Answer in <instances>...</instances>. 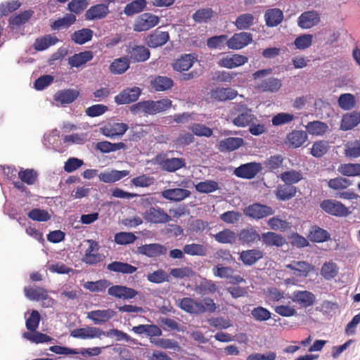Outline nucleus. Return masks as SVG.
Wrapping results in <instances>:
<instances>
[{"mask_svg": "<svg viewBox=\"0 0 360 360\" xmlns=\"http://www.w3.org/2000/svg\"><path fill=\"white\" fill-rule=\"evenodd\" d=\"M338 172L343 176H356L360 175L359 163L342 164L338 167Z\"/></svg>", "mask_w": 360, "mask_h": 360, "instance_id": "obj_43", "label": "nucleus"}, {"mask_svg": "<svg viewBox=\"0 0 360 360\" xmlns=\"http://www.w3.org/2000/svg\"><path fill=\"white\" fill-rule=\"evenodd\" d=\"M89 248L85 250V253L82 259V261L89 265H94L99 263L101 261V256L98 252L99 246L96 241L89 240Z\"/></svg>", "mask_w": 360, "mask_h": 360, "instance_id": "obj_13", "label": "nucleus"}, {"mask_svg": "<svg viewBox=\"0 0 360 360\" xmlns=\"http://www.w3.org/2000/svg\"><path fill=\"white\" fill-rule=\"evenodd\" d=\"M189 129L194 135L198 136L210 137L213 134L210 127L202 124L194 123L189 127Z\"/></svg>", "mask_w": 360, "mask_h": 360, "instance_id": "obj_64", "label": "nucleus"}, {"mask_svg": "<svg viewBox=\"0 0 360 360\" xmlns=\"http://www.w3.org/2000/svg\"><path fill=\"white\" fill-rule=\"evenodd\" d=\"M307 139V134L304 131L294 130L289 133L285 139V143L290 148L300 147Z\"/></svg>", "mask_w": 360, "mask_h": 360, "instance_id": "obj_24", "label": "nucleus"}, {"mask_svg": "<svg viewBox=\"0 0 360 360\" xmlns=\"http://www.w3.org/2000/svg\"><path fill=\"white\" fill-rule=\"evenodd\" d=\"M193 60L194 57L191 54H186L174 62L173 68L179 72L186 71L192 67Z\"/></svg>", "mask_w": 360, "mask_h": 360, "instance_id": "obj_42", "label": "nucleus"}, {"mask_svg": "<svg viewBox=\"0 0 360 360\" xmlns=\"http://www.w3.org/2000/svg\"><path fill=\"white\" fill-rule=\"evenodd\" d=\"M235 111L238 112V115L233 120L235 126L245 127L254 122H258L257 117L252 113V110L245 105H237L235 108Z\"/></svg>", "mask_w": 360, "mask_h": 360, "instance_id": "obj_3", "label": "nucleus"}, {"mask_svg": "<svg viewBox=\"0 0 360 360\" xmlns=\"http://www.w3.org/2000/svg\"><path fill=\"white\" fill-rule=\"evenodd\" d=\"M128 56L134 62H143L150 57V52L143 46H135L128 51Z\"/></svg>", "mask_w": 360, "mask_h": 360, "instance_id": "obj_28", "label": "nucleus"}, {"mask_svg": "<svg viewBox=\"0 0 360 360\" xmlns=\"http://www.w3.org/2000/svg\"><path fill=\"white\" fill-rule=\"evenodd\" d=\"M105 335V332L102 329L90 326L76 328L70 332L71 337L81 339H94L96 338H101L102 335Z\"/></svg>", "mask_w": 360, "mask_h": 360, "instance_id": "obj_9", "label": "nucleus"}, {"mask_svg": "<svg viewBox=\"0 0 360 360\" xmlns=\"http://www.w3.org/2000/svg\"><path fill=\"white\" fill-rule=\"evenodd\" d=\"M195 190L200 193H210L219 188V184L213 180L200 181L195 185Z\"/></svg>", "mask_w": 360, "mask_h": 360, "instance_id": "obj_48", "label": "nucleus"}, {"mask_svg": "<svg viewBox=\"0 0 360 360\" xmlns=\"http://www.w3.org/2000/svg\"><path fill=\"white\" fill-rule=\"evenodd\" d=\"M306 129L311 135L321 136L328 131V126L325 122L316 120L309 122L307 124Z\"/></svg>", "mask_w": 360, "mask_h": 360, "instance_id": "obj_41", "label": "nucleus"}, {"mask_svg": "<svg viewBox=\"0 0 360 360\" xmlns=\"http://www.w3.org/2000/svg\"><path fill=\"white\" fill-rule=\"evenodd\" d=\"M107 269L110 271L123 274H131L137 270L136 266L122 262H112L107 265Z\"/></svg>", "mask_w": 360, "mask_h": 360, "instance_id": "obj_33", "label": "nucleus"}, {"mask_svg": "<svg viewBox=\"0 0 360 360\" xmlns=\"http://www.w3.org/2000/svg\"><path fill=\"white\" fill-rule=\"evenodd\" d=\"M167 248L158 243L146 244L137 248V253L148 257H156L165 255Z\"/></svg>", "mask_w": 360, "mask_h": 360, "instance_id": "obj_16", "label": "nucleus"}, {"mask_svg": "<svg viewBox=\"0 0 360 360\" xmlns=\"http://www.w3.org/2000/svg\"><path fill=\"white\" fill-rule=\"evenodd\" d=\"M79 96L77 89H67L58 91L54 96L56 101L61 104H69L74 102Z\"/></svg>", "mask_w": 360, "mask_h": 360, "instance_id": "obj_25", "label": "nucleus"}, {"mask_svg": "<svg viewBox=\"0 0 360 360\" xmlns=\"http://www.w3.org/2000/svg\"><path fill=\"white\" fill-rule=\"evenodd\" d=\"M244 214L254 219H261L274 214L272 207L261 203H253L246 207L243 210Z\"/></svg>", "mask_w": 360, "mask_h": 360, "instance_id": "obj_5", "label": "nucleus"}, {"mask_svg": "<svg viewBox=\"0 0 360 360\" xmlns=\"http://www.w3.org/2000/svg\"><path fill=\"white\" fill-rule=\"evenodd\" d=\"M40 321L41 316L39 311L37 310H32L30 316L25 322L27 329L31 332L36 331L39 327Z\"/></svg>", "mask_w": 360, "mask_h": 360, "instance_id": "obj_63", "label": "nucleus"}, {"mask_svg": "<svg viewBox=\"0 0 360 360\" xmlns=\"http://www.w3.org/2000/svg\"><path fill=\"white\" fill-rule=\"evenodd\" d=\"M281 179L286 184L293 185L302 179V174L300 171L290 170L281 174Z\"/></svg>", "mask_w": 360, "mask_h": 360, "instance_id": "obj_52", "label": "nucleus"}, {"mask_svg": "<svg viewBox=\"0 0 360 360\" xmlns=\"http://www.w3.org/2000/svg\"><path fill=\"white\" fill-rule=\"evenodd\" d=\"M143 218L151 224H165L171 221V217L158 206H151L143 213Z\"/></svg>", "mask_w": 360, "mask_h": 360, "instance_id": "obj_4", "label": "nucleus"}, {"mask_svg": "<svg viewBox=\"0 0 360 360\" xmlns=\"http://www.w3.org/2000/svg\"><path fill=\"white\" fill-rule=\"evenodd\" d=\"M330 238L329 232L318 226H312L307 234V238L313 243H323Z\"/></svg>", "mask_w": 360, "mask_h": 360, "instance_id": "obj_26", "label": "nucleus"}, {"mask_svg": "<svg viewBox=\"0 0 360 360\" xmlns=\"http://www.w3.org/2000/svg\"><path fill=\"white\" fill-rule=\"evenodd\" d=\"M94 57L91 51H85L79 53H75L68 59V63L72 67L78 68L86 63L90 61Z\"/></svg>", "mask_w": 360, "mask_h": 360, "instance_id": "obj_34", "label": "nucleus"}, {"mask_svg": "<svg viewBox=\"0 0 360 360\" xmlns=\"http://www.w3.org/2000/svg\"><path fill=\"white\" fill-rule=\"evenodd\" d=\"M252 35L247 32L235 34L231 39L227 40V46L231 49H240L248 45L252 41Z\"/></svg>", "mask_w": 360, "mask_h": 360, "instance_id": "obj_17", "label": "nucleus"}, {"mask_svg": "<svg viewBox=\"0 0 360 360\" xmlns=\"http://www.w3.org/2000/svg\"><path fill=\"white\" fill-rule=\"evenodd\" d=\"M176 306L181 310L191 314H202L205 312L213 313L217 309L214 300L210 297H205L202 300L184 297L178 300Z\"/></svg>", "mask_w": 360, "mask_h": 360, "instance_id": "obj_1", "label": "nucleus"}, {"mask_svg": "<svg viewBox=\"0 0 360 360\" xmlns=\"http://www.w3.org/2000/svg\"><path fill=\"white\" fill-rule=\"evenodd\" d=\"M129 171L128 170H111L110 172H101L99 175V179L105 183H114L121 179L128 176Z\"/></svg>", "mask_w": 360, "mask_h": 360, "instance_id": "obj_32", "label": "nucleus"}, {"mask_svg": "<svg viewBox=\"0 0 360 360\" xmlns=\"http://www.w3.org/2000/svg\"><path fill=\"white\" fill-rule=\"evenodd\" d=\"M320 207L326 213L335 217H346L349 213L345 205L335 200H324Z\"/></svg>", "mask_w": 360, "mask_h": 360, "instance_id": "obj_6", "label": "nucleus"}, {"mask_svg": "<svg viewBox=\"0 0 360 360\" xmlns=\"http://www.w3.org/2000/svg\"><path fill=\"white\" fill-rule=\"evenodd\" d=\"M214 15V11L212 8H206L198 9L193 15V19L195 22H206L210 20Z\"/></svg>", "mask_w": 360, "mask_h": 360, "instance_id": "obj_61", "label": "nucleus"}, {"mask_svg": "<svg viewBox=\"0 0 360 360\" xmlns=\"http://www.w3.org/2000/svg\"><path fill=\"white\" fill-rule=\"evenodd\" d=\"M292 301L304 308L312 306L315 301V295L308 290H296L292 293Z\"/></svg>", "mask_w": 360, "mask_h": 360, "instance_id": "obj_15", "label": "nucleus"}, {"mask_svg": "<svg viewBox=\"0 0 360 360\" xmlns=\"http://www.w3.org/2000/svg\"><path fill=\"white\" fill-rule=\"evenodd\" d=\"M190 195V191L181 188H169L162 191L163 198L173 202L182 201Z\"/></svg>", "mask_w": 360, "mask_h": 360, "instance_id": "obj_20", "label": "nucleus"}, {"mask_svg": "<svg viewBox=\"0 0 360 360\" xmlns=\"http://www.w3.org/2000/svg\"><path fill=\"white\" fill-rule=\"evenodd\" d=\"M34 13V11L32 9L20 11L11 15L8 19V22H27L32 18Z\"/></svg>", "mask_w": 360, "mask_h": 360, "instance_id": "obj_60", "label": "nucleus"}, {"mask_svg": "<svg viewBox=\"0 0 360 360\" xmlns=\"http://www.w3.org/2000/svg\"><path fill=\"white\" fill-rule=\"evenodd\" d=\"M116 315V312L110 309L93 310L87 314V318L95 324H101L108 321Z\"/></svg>", "mask_w": 360, "mask_h": 360, "instance_id": "obj_18", "label": "nucleus"}, {"mask_svg": "<svg viewBox=\"0 0 360 360\" xmlns=\"http://www.w3.org/2000/svg\"><path fill=\"white\" fill-rule=\"evenodd\" d=\"M214 239L219 243H233L236 242L237 235L230 229H226L213 236Z\"/></svg>", "mask_w": 360, "mask_h": 360, "instance_id": "obj_47", "label": "nucleus"}, {"mask_svg": "<svg viewBox=\"0 0 360 360\" xmlns=\"http://www.w3.org/2000/svg\"><path fill=\"white\" fill-rule=\"evenodd\" d=\"M27 216L32 220L37 221H47L51 219V216L47 211L39 208L31 210Z\"/></svg>", "mask_w": 360, "mask_h": 360, "instance_id": "obj_62", "label": "nucleus"}, {"mask_svg": "<svg viewBox=\"0 0 360 360\" xmlns=\"http://www.w3.org/2000/svg\"><path fill=\"white\" fill-rule=\"evenodd\" d=\"M18 174L20 179L27 185L35 184L38 177L37 172L33 169H21Z\"/></svg>", "mask_w": 360, "mask_h": 360, "instance_id": "obj_53", "label": "nucleus"}, {"mask_svg": "<svg viewBox=\"0 0 360 360\" xmlns=\"http://www.w3.org/2000/svg\"><path fill=\"white\" fill-rule=\"evenodd\" d=\"M360 123V113L352 112L346 114L342 117L341 122V129L343 130H349L356 127Z\"/></svg>", "mask_w": 360, "mask_h": 360, "instance_id": "obj_38", "label": "nucleus"}, {"mask_svg": "<svg viewBox=\"0 0 360 360\" xmlns=\"http://www.w3.org/2000/svg\"><path fill=\"white\" fill-rule=\"evenodd\" d=\"M22 3L19 0H10L0 4V18L7 16L10 13L17 11L21 6Z\"/></svg>", "mask_w": 360, "mask_h": 360, "instance_id": "obj_44", "label": "nucleus"}, {"mask_svg": "<svg viewBox=\"0 0 360 360\" xmlns=\"http://www.w3.org/2000/svg\"><path fill=\"white\" fill-rule=\"evenodd\" d=\"M93 36V32L90 29L84 28L78 31L75 32L71 39L76 44H84L86 42L90 41Z\"/></svg>", "mask_w": 360, "mask_h": 360, "instance_id": "obj_51", "label": "nucleus"}, {"mask_svg": "<svg viewBox=\"0 0 360 360\" xmlns=\"http://www.w3.org/2000/svg\"><path fill=\"white\" fill-rule=\"evenodd\" d=\"M159 165L164 171L174 172L186 166V161L181 158H163L160 160Z\"/></svg>", "mask_w": 360, "mask_h": 360, "instance_id": "obj_23", "label": "nucleus"}, {"mask_svg": "<svg viewBox=\"0 0 360 360\" xmlns=\"http://www.w3.org/2000/svg\"><path fill=\"white\" fill-rule=\"evenodd\" d=\"M281 87V81L277 78L270 77L264 79L257 84V89L262 91L276 92Z\"/></svg>", "mask_w": 360, "mask_h": 360, "instance_id": "obj_36", "label": "nucleus"}, {"mask_svg": "<svg viewBox=\"0 0 360 360\" xmlns=\"http://www.w3.org/2000/svg\"><path fill=\"white\" fill-rule=\"evenodd\" d=\"M264 257V252L257 248L243 250L240 253L239 259L245 266H252Z\"/></svg>", "mask_w": 360, "mask_h": 360, "instance_id": "obj_19", "label": "nucleus"}, {"mask_svg": "<svg viewBox=\"0 0 360 360\" xmlns=\"http://www.w3.org/2000/svg\"><path fill=\"white\" fill-rule=\"evenodd\" d=\"M236 96L237 91L231 88L218 87L211 91V97L219 101L233 100Z\"/></svg>", "mask_w": 360, "mask_h": 360, "instance_id": "obj_30", "label": "nucleus"}, {"mask_svg": "<svg viewBox=\"0 0 360 360\" xmlns=\"http://www.w3.org/2000/svg\"><path fill=\"white\" fill-rule=\"evenodd\" d=\"M126 145L122 142L111 143L107 141H100L96 143V148L103 153H108L124 149Z\"/></svg>", "mask_w": 360, "mask_h": 360, "instance_id": "obj_39", "label": "nucleus"}, {"mask_svg": "<svg viewBox=\"0 0 360 360\" xmlns=\"http://www.w3.org/2000/svg\"><path fill=\"white\" fill-rule=\"evenodd\" d=\"M352 184V181L345 177H336L328 181L329 188L333 190H343Z\"/></svg>", "mask_w": 360, "mask_h": 360, "instance_id": "obj_57", "label": "nucleus"}, {"mask_svg": "<svg viewBox=\"0 0 360 360\" xmlns=\"http://www.w3.org/2000/svg\"><path fill=\"white\" fill-rule=\"evenodd\" d=\"M268 226L274 231L284 232L290 229V224L286 220H283L279 217H273L267 221Z\"/></svg>", "mask_w": 360, "mask_h": 360, "instance_id": "obj_49", "label": "nucleus"}, {"mask_svg": "<svg viewBox=\"0 0 360 360\" xmlns=\"http://www.w3.org/2000/svg\"><path fill=\"white\" fill-rule=\"evenodd\" d=\"M169 38L167 32L156 30L148 36L147 44L150 47L156 48L166 44Z\"/></svg>", "mask_w": 360, "mask_h": 360, "instance_id": "obj_31", "label": "nucleus"}, {"mask_svg": "<svg viewBox=\"0 0 360 360\" xmlns=\"http://www.w3.org/2000/svg\"><path fill=\"white\" fill-rule=\"evenodd\" d=\"M262 169V164L259 162H248L241 165L236 168L233 174L240 178L251 179H253Z\"/></svg>", "mask_w": 360, "mask_h": 360, "instance_id": "obj_7", "label": "nucleus"}, {"mask_svg": "<svg viewBox=\"0 0 360 360\" xmlns=\"http://www.w3.org/2000/svg\"><path fill=\"white\" fill-rule=\"evenodd\" d=\"M243 145V139L239 137H229L219 141V149L221 152H230L237 150Z\"/></svg>", "mask_w": 360, "mask_h": 360, "instance_id": "obj_27", "label": "nucleus"}, {"mask_svg": "<svg viewBox=\"0 0 360 360\" xmlns=\"http://www.w3.org/2000/svg\"><path fill=\"white\" fill-rule=\"evenodd\" d=\"M141 93L139 87L127 88L115 96V102L117 105L129 104L138 100Z\"/></svg>", "mask_w": 360, "mask_h": 360, "instance_id": "obj_12", "label": "nucleus"}, {"mask_svg": "<svg viewBox=\"0 0 360 360\" xmlns=\"http://www.w3.org/2000/svg\"><path fill=\"white\" fill-rule=\"evenodd\" d=\"M22 337L36 344L49 342H51L53 340V338L48 335L37 331H34V333L25 332L22 333Z\"/></svg>", "mask_w": 360, "mask_h": 360, "instance_id": "obj_54", "label": "nucleus"}, {"mask_svg": "<svg viewBox=\"0 0 360 360\" xmlns=\"http://www.w3.org/2000/svg\"><path fill=\"white\" fill-rule=\"evenodd\" d=\"M297 188L290 184L279 185L276 191V198L280 200H287L295 196Z\"/></svg>", "mask_w": 360, "mask_h": 360, "instance_id": "obj_35", "label": "nucleus"}, {"mask_svg": "<svg viewBox=\"0 0 360 360\" xmlns=\"http://www.w3.org/2000/svg\"><path fill=\"white\" fill-rule=\"evenodd\" d=\"M286 269L293 271L296 277L306 278L314 271V266L305 261L293 260L290 264L285 265Z\"/></svg>", "mask_w": 360, "mask_h": 360, "instance_id": "obj_8", "label": "nucleus"}, {"mask_svg": "<svg viewBox=\"0 0 360 360\" xmlns=\"http://www.w3.org/2000/svg\"><path fill=\"white\" fill-rule=\"evenodd\" d=\"M261 240L265 245L269 247L281 248L286 243V240L283 236L274 231L262 233Z\"/></svg>", "mask_w": 360, "mask_h": 360, "instance_id": "obj_21", "label": "nucleus"}, {"mask_svg": "<svg viewBox=\"0 0 360 360\" xmlns=\"http://www.w3.org/2000/svg\"><path fill=\"white\" fill-rule=\"evenodd\" d=\"M338 272V268L335 263L328 262L323 264L321 269V276L326 280L335 278Z\"/></svg>", "mask_w": 360, "mask_h": 360, "instance_id": "obj_56", "label": "nucleus"}, {"mask_svg": "<svg viewBox=\"0 0 360 360\" xmlns=\"http://www.w3.org/2000/svg\"><path fill=\"white\" fill-rule=\"evenodd\" d=\"M129 68V60L123 57L115 59L110 65V72L114 74H122Z\"/></svg>", "mask_w": 360, "mask_h": 360, "instance_id": "obj_50", "label": "nucleus"}, {"mask_svg": "<svg viewBox=\"0 0 360 360\" xmlns=\"http://www.w3.org/2000/svg\"><path fill=\"white\" fill-rule=\"evenodd\" d=\"M237 237L242 245H252L261 240V235L254 227L241 229Z\"/></svg>", "mask_w": 360, "mask_h": 360, "instance_id": "obj_10", "label": "nucleus"}, {"mask_svg": "<svg viewBox=\"0 0 360 360\" xmlns=\"http://www.w3.org/2000/svg\"><path fill=\"white\" fill-rule=\"evenodd\" d=\"M172 107V101L164 98L158 101H142L130 107L134 114L156 115L166 111Z\"/></svg>", "mask_w": 360, "mask_h": 360, "instance_id": "obj_2", "label": "nucleus"}, {"mask_svg": "<svg viewBox=\"0 0 360 360\" xmlns=\"http://www.w3.org/2000/svg\"><path fill=\"white\" fill-rule=\"evenodd\" d=\"M47 290L41 287H25L24 288V292L25 296L31 300L39 301L46 294Z\"/></svg>", "mask_w": 360, "mask_h": 360, "instance_id": "obj_55", "label": "nucleus"}, {"mask_svg": "<svg viewBox=\"0 0 360 360\" xmlns=\"http://www.w3.org/2000/svg\"><path fill=\"white\" fill-rule=\"evenodd\" d=\"M328 143L326 141L315 142L311 149V154L316 158H321L328 150Z\"/></svg>", "mask_w": 360, "mask_h": 360, "instance_id": "obj_58", "label": "nucleus"}, {"mask_svg": "<svg viewBox=\"0 0 360 360\" xmlns=\"http://www.w3.org/2000/svg\"><path fill=\"white\" fill-rule=\"evenodd\" d=\"M184 252L190 256L204 257L207 254V248L203 244L192 243L183 248Z\"/></svg>", "mask_w": 360, "mask_h": 360, "instance_id": "obj_37", "label": "nucleus"}, {"mask_svg": "<svg viewBox=\"0 0 360 360\" xmlns=\"http://www.w3.org/2000/svg\"><path fill=\"white\" fill-rule=\"evenodd\" d=\"M248 61V58L238 53L229 54L221 58L218 61L220 67L228 69L235 68L241 66Z\"/></svg>", "mask_w": 360, "mask_h": 360, "instance_id": "obj_11", "label": "nucleus"}, {"mask_svg": "<svg viewBox=\"0 0 360 360\" xmlns=\"http://www.w3.org/2000/svg\"><path fill=\"white\" fill-rule=\"evenodd\" d=\"M58 41V39L56 37L47 34L41 38L37 39L33 46L37 51H44L48 49L50 46L56 44Z\"/></svg>", "mask_w": 360, "mask_h": 360, "instance_id": "obj_40", "label": "nucleus"}, {"mask_svg": "<svg viewBox=\"0 0 360 360\" xmlns=\"http://www.w3.org/2000/svg\"><path fill=\"white\" fill-rule=\"evenodd\" d=\"M265 22H282L283 13L279 8L266 10L264 15Z\"/></svg>", "mask_w": 360, "mask_h": 360, "instance_id": "obj_59", "label": "nucleus"}, {"mask_svg": "<svg viewBox=\"0 0 360 360\" xmlns=\"http://www.w3.org/2000/svg\"><path fill=\"white\" fill-rule=\"evenodd\" d=\"M146 5L147 1L146 0H134L126 5L124 12L128 16L133 15L141 12Z\"/></svg>", "mask_w": 360, "mask_h": 360, "instance_id": "obj_46", "label": "nucleus"}, {"mask_svg": "<svg viewBox=\"0 0 360 360\" xmlns=\"http://www.w3.org/2000/svg\"><path fill=\"white\" fill-rule=\"evenodd\" d=\"M344 154L349 158L360 157V139L348 141L345 145Z\"/></svg>", "mask_w": 360, "mask_h": 360, "instance_id": "obj_45", "label": "nucleus"}, {"mask_svg": "<svg viewBox=\"0 0 360 360\" xmlns=\"http://www.w3.org/2000/svg\"><path fill=\"white\" fill-rule=\"evenodd\" d=\"M128 128V125L125 123L108 122L101 128V132L105 136L112 139L122 136Z\"/></svg>", "mask_w": 360, "mask_h": 360, "instance_id": "obj_14", "label": "nucleus"}, {"mask_svg": "<svg viewBox=\"0 0 360 360\" xmlns=\"http://www.w3.org/2000/svg\"><path fill=\"white\" fill-rule=\"evenodd\" d=\"M152 88L156 91H164L174 86L173 80L165 76H156L150 80Z\"/></svg>", "mask_w": 360, "mask_h": 360, "instance_id": "obj_29", "label": "nucleus"}, {"mask_svg": "<svg viewBox=\"0 0 360 360\" xmlns=\"http://www.w3.org/2000/svg\"><path fill=\"white\" fill-rule=\"evenodd\" d=\"M109 13L108 6L99 4L91 6L85 13V17L89 20H100L105 18Z\"/></svg>", "mask_w": 360, "mask_h": 360, "instance_id": "obj_22", "label": "nucleus"}]
</instances>
